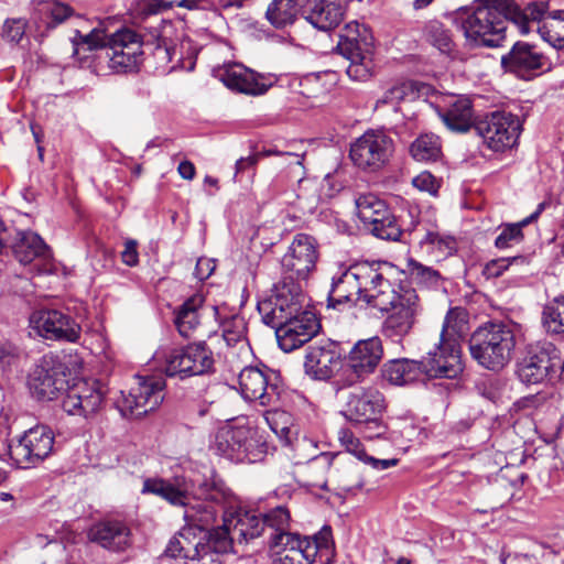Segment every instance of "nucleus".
Masks as SVG:
<instances>
[{
    "label": "nucleus",
    "mask_w": 564,
    "mask_h": 564,
    "mask_svg": "<svg viewBox=\"0 0 564 564\" xmlns=\"http://www.w3.org/2000/svg\"><path fill=\"white\" fill-rule=\"evenodd\" d=\"M558 364V349L544 341L530 346L517 362L516 375L525 386L553 383L556 381L554 365Z\"/></svg>",
    "instance_id": "obj_14"
},
{
    "label": "nucleus",
    "mask_w": 564,
    "mask_h": 564,
    "mask_svg": "<svg viewBox=\"0 0 564 564\" xmlns=\"http://www.w3.org/2000/svg\"><path fill=\"white\" fill-rule=\"evenodd\" d=\"M522 259L521 257H512V258H499L494 259L487 262L484 267L482 274L487 279L498 278L503 274L505 271L508 270L512 262Z\"/></svg>",
    "instance_id": "obj_57"
},
{
    "label": "nucleus",
    "mask_w": 564,
    "mask_h": 564,
    "mask_svg": "<svg viewBox=\"0 0 564 564\" xmlns=\"http://www.w3.org/2000/svg\"><path fill=\"white\" fill-rule=\"evenodd\" d=\"M66 370L57 356H42L29 376L28 383L32 395L40 401H51L62 391H66L62 402L65 412L82 416L96 413L104 402L106 387L97 380L79 381L68 387Z\"/></svg>",
    "instance_id": "obj_2"
},
{
    "label": "nucleus",
    "mask_w": 564,
    "mask_h": 564,
    "mask_svg": "<svg viewBox=\"0 0 564 564\" xmlns=\"http://www.w3.org/2000/svg\"><path fill=\"white\" fill-rule=\"evenodd\" d=\"M108 35L99 29H94L87 34H82L80 32H76V36L73 39V54L82 58L80 48L86 46L87 51H93L97 47H101L105 52V45L108 40ZM86 55L83 56L85 58Z\"/></svg>",
    "instance_id": "obj_51"
},
{
    "label": "nucleus",
    "mask_w": 564,
    "mask_h": 564,
    "mask_svg": "<svg viewBox=\"0 0 564 564\" xmlns=\"http://www.w3.org/2000/svg\"><path fill=\"white\" fill-rule=\"evenodd\" d=\"M541 37L554 48L564 47V10L552 11L543 24L538 26Z\"/></svg>",
    "instance_id": "obj_43"
},
{
    "label": "nucleus",
    "mask_w": 564,
    "mask_h": 564,
    "mask_svg": "<svg viewBox=\"0 0 564 564\" xmlns=\"http://www.w3.org/2000/svg\"><path fill=\"white\" fill-rule=\"evenodd\" d=\"M437 115L443 123L454 132H467L475 123L471 100L460 96L437 107Z\"/></svg>",
    "instance_id": "obj_31"
},
{
    "label": "nucleus",
    "mask_w": 564,
    "mask_h": 564,
    "mask_svg": "<svg viewBox=\"0 0 564 564\" xmlns=\"http://www.w3.org/2000/svg\"><path fill=\"white\" fill-rule=\"evenodd\" d=\"M354 264L340 269L332 279L327 301L328 307L339 310L340 305H355L360 299V289L354 273Z\"/></svg>",
    "instance_id": "obj_30"
},
{
    "label": "nucleus",
    "mask_w": 564,
    "mask_h": 564,
    "mask_svg": "<svg viewBox=\"0 0 564 564\" xmlns=\"http://www.w3.org/2000/svg\"><path fill=\"white\" fill-rule=\"evenodd\" d=\"M223 338L229 347H239V350H248L247 324L242 316L235 315L223 324Z\"/></svg>",
    "instance_id": "obj_45"
},
{
    "label": "nucleus",
    "mask_w": 564,
    "mask_h": 564,
    "mask_svg": "<svg viewBox=\"0 0 564 564\" xmlns=\"http://www.w3.org/2000/svg\"><path fill=\"white\" fill-rule=\"evenodd\" d=\"M380 417L381 416H376L371 421L359 424L364 427V437L368 440H384L387 442L394 443L398 440V434L395 432H391Z\"/></svg>",
    "instance_id": "obj_55"
},
{
    "label": "nucleus",
    "mask_w": 564,
    "mask_h": 564,
    "mask_svg": "<svg viewBox=\"0 0 564 564\" xmlns=\"http://www.w3.org/2000/svg\"><path fill=\"white\" fill-rule=\"evenodd\" d=\"M303 289L284 286L278 293L258 302L257 308L262 322L275 329L279 347L290 352L316 336L321 324L315 313L305 308Z\"/></svg>",
    "instance_id": "obj_3"
},
{
    "label": "nucleus",
    "mask_w": 564,
    "mask_h": 564,
    "mask_svg": "<svg viewBox=\"0 0 564 564\" xmlns=\"http://www.w3.org/2000/svg\"><path fill=\"white\" fill-rule=\"evenodd\" d=\"M318 259L316 240L306 234H296L288 252L281 259V279L273 285L272 293L280 286L302 289V282L314 271Z\"/></svg>",
    "instance_id": "obj_7"
},
{
    "label": "nucleus",
    "mask_w": 564,
    "mask_h": 564,
    "mask_svg": "<svg viewBox=\"0 0 564 564\" xmlns=\"http://www.w3.org/2000/svg\"><path fill=\"white\" fill-rule=\"evenodd\" d=\"M137 386L121 392L116 406L123 417L139 419L155 410L164 400L165 380L158 376H137Z\"/></svg>",
    "instance_id": "obj_11"
},
{
    "label": "nucleus",
    "mask_w": 564,
    "mask_h": 564,
    "mask_svg": "<svg viewBox=\"0 0 564 564\" xmlns=\"http://www.w3.org/2000/svg\"><path fill=\"white\" fill-rule=\"evenodd\" d=\"M89 538L101 547L112 552H123L132 544V532L129 524L119 519L99 521L90 529Z\"/></svg>",
    "instance_id": "obj_26"
},
{
    "label": "nucleus",
    "mask_w": 564,
    "mask_h": 564,
    "mask_svg": "<svg viewBox=\"0 0 564 564\" xmlns=\"http://www.w3.org/2000/svg\"><path fill=\"white\" fill-rule=\"evenodd\" d=\"M510 22L514 23L522 34H527L536 24V28L544 23L549 14V2L539 0L529 2L523 9H520L513 0H508V11Z\"/></svg>",
    "instance_id": "obj_32"
},
{
    "label": "nucleus",
    "mask_w": 564,
    "mask_h": 564,
    "mask_svg": "<svg viewBox=\"0 0 564 564\" xmlns=\"http://www.w3.org/2000/svg\"><path fill=\"white\" fill-rule=\"evenodd\" d=\"M420 364L423 379H454L463 372L460 344H456L453 338L448 341L440 340L433 350L422 357Z\"/></svg>",
    "instance_id": "obj_21"
},
{
    "label": "nucleus",
    "mask_w": 564,
    "mask_h": 564,
    "mask_svg": "<svg viewBox=\"0 0 564 564\" xmlns=\"http://www.w3.org/2000/svg\"><path fill=\"white\" fill-rule=\"evenodd\" d=\"M142 494H152L173 506L183 507L186 522L200 530L215 523L221 511L224 525L217 529H225L231 542L237 539L248 543L264 535L261 514L237 508L236 495L215 471L197 479L183 475L166 479L147 478Z\"/></svg>",
    "instance_id": "obj_1"
},
{
    "label": "nucleus",
    "mask_w": 564,
    "mask_h": 564,
    "mask_svg": "<svg viewBox=\"0 0 564 564\" xmlns=\"http://www.w3.org/2000/svg\"><path fill=\"white\" fill-rule=\"evenodd\" d=\"M31 328L47 340L77 343L82 335L80 325L67 313L55 308H42L30 316Z\"/></svg>",
    "instance_id": "obj_18"
},
{
    "label": "nucleus",
    "mask_w": 564,
    "mask_h": 564,
    "mask_svg": "<svg viewBox=\"0 0 564 564\" xmlns=\"http://www.w3.org/2000/svg\"><path fill=\"white\" fill-rule=\"evenodd\" d=\"M164 372L167 377L185 379L215 372V358L205 341H197L164 352Z\"/></svg>",
    "instance_id": "obj_10"
},
{
    "label": "nucleus",
    "mask_w": 564,
    "mask_h": 564,
    "mask_svg": "<svg viewBox=\"0 0 564 564\" xmlns=\"http://www.w3.org/2000/svg\"><path fill=\"white\" fill-rule=\"evenodd\" d=\"M354 269L361 301L372 307H384L391 303L395 289L383 276L379 263L359 262L354 264Z\"/></svg>",
    "instance_id": "obj_20"
},
{
    "label": "nucleus",
    "mask_w": 564,
    "mask_h": 564,
    "mask_svg": "<svg viewBox=\"0 0 564 564\" xmlns=\"http://www.w3.org/2000/svg\"><path fill=\"white\" fill-rule=\"evenodd\" d=\"M410 154L417 162H436L442 155L440 138L434 133L420 134L411 143Z\"/></svg>",
    "instance_id": "obj_41"
},
{
    "label": "nucleus",
    "mask_w": 564,
    "mask_h": 564,
    "mask_svg": "<svg viewBox=\"0 0 564 564\" xmlns=\"http://www.w3.org/2000/svg\"><path fill=\"white\" fill-rule=\"evenodd\" d=\"M386 410L384 395L373 387H355L347 395L341 411L345 419L354 424L381 416Z\"/></svg>",
    "instance_id": "obj_22"
},
{
    "label": "nucleus",
    "mask_w": 564,
    "mask_h": 564,
    "mask_svg": "<svg viewBox=\"0 0 564 564\" xmlns=\"http://www.w3.org/2000/svg\"><path fill=\"white\" fill-rule=\"evenodd\" d=\"M204 304V295L196 293L188 297L175 312L174 324L182 337H191L199 326Z\"/></svg>",
    "instance_id": "obj_33"
},
{
    "label": "nucleus",
    "mask_w": 564,
    "mask_h": 564,
    "mask_svg": "<svg viewBox=\"0 0 564 564\" xmlns=\"http://www.w3.org/2000/svg\"><path fill=\"white\" fill-rule=\"evenodd\" d=\"M54 433L47 425L39 424L26 430L10 444V457L20 468H31L41 464L53 452Z\"/></svg>",
    "instance_id": "obj_15"
},
{
    "label": "nucleus",
    "mask_w": 564,
    "mask_h": 564,
    "mask_svg": "<svg viewBox=\"0 0 564 564\" xmlns=\"http://www.w3.org/2000/svg\"><path fill=\"white\" fill-rule=\"evenodd\" d=\"M297 542L299 546L289 547L284 556L274 558L273 564H313L318 555L330 553L334 544L332 529L324 525L312 536L299 534Z\"/></svg>",
    "instance_id": "obj_25"
},
{
    "label": "nucleus",
    "mask_w": 564,
    "mask_h": 564,
    "mask_svg": "<svg viewBox=\"0 0 564 564\" xmlns=\"http://www.w3.org/2000/svg\"><path fill=\"white\" fill-rule=\"evenodd\" d=\"M383 357L382 340L378 336L358 340L348 356V366L357 378L372 373Z\"/></svg>",
    "instance_id": "obj_27"
},
{
    "label": "nucleus",
    "mask_w": 564,
    "mask_h": 564,
    "mask_svg": "<svg viewBox=\"0 0 564 564\" xmlns=\"http://www.w3.org/2000/svg\"><path fill=\"white\" fill-rule=\"evenodd\" d=\"M26 357L24 350L10 340H0V371L11 373L18 370Z\"/></svg>",
    "instance_id": "obj_49"
},
{
    "label": "nucleus",
    "mask_w": 564,
    "mask_h": 564,
    "mask_svg": "<svg viewBox=\"0 0 564 564\" xmlns=\"http://www.w3.org/2000/svg\"><path fill=\"white\" fill-rule=\"evenodd\" d=\"M541 322L547 334L564 335V293L544 305Z\"/></svg>",
    "instance_id": "obj_42"
},
{
    "label": "nucleus",
    "mask_w": 564,
    "mask_h": 564,
    "mask_svg": "<svg viewBox=\"0 0 564 564\" xmlns=\"http://www.w3.org/2000/svg\"><path fill=\"white\" fill-rule=\"evenodd\" d=\"M231 551V539L225 529L206 531L194 546V555H198L192 564H225L221 555Z\"/></svg>",
    "instance_id": "obj_29"
},
{
    "label": "nucleus",
    "mask_w": 564,
    "mask_h": 564,
    "mask_svg": "<svg viewBox=\"0 0 564 564\" xmlns=\"http://www.w3.org/2000/svg\"><path fill=\"white\" fill-rule=\"evenodd\" d=\"M466 330L465 313L459 308H451L444 319L440 340L448 341L454 339L459 344V339Z\"/></svg>",
    "instance_id": "obj_47"
},
{
    "label": "nucleus",
    "mask_w": 564,
    "mask_h": 564,
    "mask_svg": "<svg viewBox=\"0 0 564 564\" xmlns=\"http://www.w3.org/2000/svg\"><path fill=\"white\" fill-rule=\"evenodd\" d=\"M412 184L415 188L421 192H426L430 195H436L440 188V183L435 178V176L427 172H421L416 176L413 177Z\"/></svg>",
    "instance_id": "obj_58"
},
{
    "label": "nucleus",
    "mask_w": 564,
    "mask_h": 564,
    "mask_svg": "<svg viewBox=\"0 0 564 564\" xmlns=\"http://www.w3.org/2000/svg\"><path fill=\"white\" fill-rule=\"evenodd\" d=\"M424 33L427 42L442 53H451L453 51L454 42L451 32L441 22H429L425 25Z\"/></svg>",
    "instance_id": "obj_50"
},
{
    "label": "nucleus",
    "mask_w": 564,
    "mask_h": 564,
    "mask_svg": "<svg viewBox=\"0 0 564 564\" xmlns=\"http://www.w3.org/2000/svg\"><path fill=\"white\" fill-rule=\"evenodd\" d=\"M468 346L479 366L499 371L509 364L516 348L513 327L503 322L486 323L471 334Z\"/></svg>",
    "instance_id": "obj_5"
},
{
    "label": "nucleus",
    "mask_w": 564,
    "mask_h": 564,
    "mask_svg": "<svg viewBox=\"0 0 564 564\" xmlns=\"http://www.w3.org/2000/svg\"><path fill=\"white\" fill-rule=\"evenodd\" d=\"M197 542L192 543L189 539L186 536V532H181L178 536H174L170 540L165 554L170 557H183L189 558L191 561H195L198 555H194V546Z\"/></svg>",
    "instance_id": "obj_54"
},
{
    "label": "nucleus",
    "mask_w": 564,
    "mask_h": 564,
    "mask_svg": "<svg viewBox=\"0 0 564 564\" xmlns=\"http://www.w3.org/2000/svg\"><path fill=\"white\" fill-rule=\"evenodd\" d=\"M141 36L130 29H122L109 35L105 45V57L115 73L126 74L139 69L143 62Z\"/></svg>",
    "instance_id": "obj_16"
},
{
    "label": "nucleus",
    "mask_w": 564,
    "mask_h": 564,
    "mask_svg": "<svg viewBox=\"0 0 564 564\" xmlns=\"http://www.w3.org/2000/svg\"><path fill=\"white\" fill-rule=\"evenodd\" d=\"M343 17L344 10L338 2L333 0H314L306 20L317 30L329 31L341 22Z\"/></svg>",
    "instance_id": "obj_34"
},
{
    "label": "nucleus",
    "mask_w": 564,
    "mask_h": 564,
    "mask_svg": "<svg viewBox=\"0 0 564 564\" xmlns=\"http://www.w3.org/2000/svg\"><path fill=\"white\" fill-rule=\"evenodd\" d=\"M154 57L156 58L158 62L165 64L175 62L171 66V70L178 67L182 62V53L180 52L177 46L167 43L166 40H162L158 43V45L154 48Z\"/></svg>",
    "instance_id": "obj_56"
},
{
    "label": "nucleus",
    "mask_w": 564,
    "mask_h": 564,
    "mask_svg": "<svg viewBox=\"0 0 564 564\" xmlns=\"http://www.w3.org/2000/svg\"><path fill=\"white\" fill-rule=\"evenodd\" d=\"M393 153V139L382 130H367L349 148L352 163L360 170L370 172L379 171L388 164Z\"/></svg>",
    "instance_id": "obj_13"
},
{
    "label": "nucleus",
    "mask_w": 564,
    "mask_h": 564,
    "mask_svg": "<svg viewBox=\"0 0 564 564\" xmlns=\"http://www.w3.org/2000/svg\"><path fill=\"white\" fill-rule=\"evenodd\" d=\"M41 23L47 29L55 28L73 14V9L62 2L53 1L42 3L39 8Z\"/></svg>",
    "instance_id": "obj_48"
},
{
    "label": "nucleus",
    "mask_w": 564,
    "mask_h": 564,
    "mask_svg": "<svg viewBox=\"0 0 564 564\" xmlns=\"http://www.w3.org/2000/svg\"><path fill=\"white\" fill-rule=\"evenodd\" d=\"M215 268L216 263L213 259L199 258L195 267V276L198 280L204 281L213 274Z\"/></svg>",
    "instance_id": "obj_63"
},
{
    "label": "nucleus",
    "mask_w": 564,
    "mask_h": 564,
    "mask_svg": "<svg viewBox=\"0 0 564 564\" xmlns=\"http://www.w3.org/2000/svg\"><path fill=\"white\" fill-rule=\"evenodd\" d=\"M170 2L171 0H143L140 3V10L144 15L158 14L172 8L173 6H170Z\"/></svg>",
    "instance_id": "obj_62"
},
{
    "label": "nucleus",
    "mask_w": 564,
    "mask_h": 564,
    "mask_svg": "<svg viewBox=\"0 0 564 564\" xmlns=\"http://www.w3.org/2000/svg\"><path fill=\"white\" fill-rule=\"evenodd\" d=\"M14 256L20 263L29 264L36 259H50L51 250L37 234L25 231L14 247Z\"/></svg>",
    "instance_id": "obj_36"
},
{
    "label": "nucleus",
    "mask_w": 564,
    "mask_h": 564,
    "mask_svg": "<svg viewBox=\"0 0 564 564\" xmlns=\"http://www.w3.org/2000/svg\"><path fill=\"white\" fill-rule=\"evenodd\" d=\"M341 364L340 354L334 343L310 346L305 355L306 373L316 379H328Z\"/></svg>",
    "instance_id": "obj_28"
},
{
    "label": "nucleus",
    "mask_w": 564,
    "mask_h": 564,
    "mask_svg": "<svg viewBox=\"0 0 564 564\" xmlns=\"http://www.w3.org/2000/svg\"><path fill=\"white\" fill-rule=\"evenodd\" d=\"M25 21L22 19H8L2 29V35L10 42L18 43L25 33Z\"/></svg>",
    "instance_id": "obj_59"
},
{
    "label": "nucleus",
    "mask_w": 564,
    "mask_h": 564,
    "mask_svg": "<svg viewBox=\"0 0 564 564\" xmlns=\"http://www.w3.org/2000/svg\"><path fill=\"white\" fill-rule=\"evenodd\" d=\"M369 231L379 239L392 241L399 240L402 235L401 227L391 212L375 223Z\"/></svg>",
    "instance_id": "obj_53"
},
{
    "label": "nucleus",
    "mask_w": 564,
    "mask_h": 564,
    "mask_svg": "<svg viewBox=\"0 0 564 564\" xmlns=\"http://www.w3.org/2000/svg\"><path fill=\"white\" fill-rule=\"evenodd\" d=\"M242 398L262 406H276L284 392L280 375L267 367H245L238 376Z\"/></svg>",
    "instance_id": "obj_12"
},
{
    "label": "nucleus",
    "mask_w": 564,
    "mask_h": 564,
    "mask_svg": "<svg viewBox=\"0 0 564 564\" xmlns=\"http://www.w3.org/2000/svg\"><path fill=\"white\" fill-rule=\"evenodd\" d=\"M338 440L348 453L355 455L359 460L365 462L376 470L388 469L395 466L399 462L397 458L379 459L367 455L359 438L348 429L339 430Z\"/></svg>",
    "instance_id": "obj_37"
},
{
    "label": "nucleus",
    "mask_w": 564,
    "mask_h": 564,
    "mask_svg": "<svg viewBox=\"0 0 564 564\" xmlns=\"http://www.w3.org/2000/svg\"><path fill=\"white\" fill-rule=\"evenodd\" d=\"M507 11L508 0H480L471 11L460 13L455 21L474 45L498 47L506 39L507 22L510 21Z\"/></svg>",
    "instance_id": "obj_4"
},
{
    "label": "nucleus",
    "mask_w": 564,
    "mask_h": 564,
    "mask_svg": "<svg viewBox=\"0 0 564 564\" xmlns=\"http://www.w3.org/2000/svg\"><path fill=\"white\" fill-rule=\"evenodd\" d=\"M421 242L437 247L445 252H451L455 247V240L452 237L441 236L437 231H426Z\"/></svg>",
    "instance_id": "obj_60"
},
{
    "label": "nucleus",
    "mask_w": 564,
    "mask_h": 564,
    "mask_svg": "<svg viewBox=\"0 0 564 564\" xmlns=\"http://www.w3.org/2000/svg\"><path fill=\"white\" fill-rule=\"evenodd\" d=\"M501 67L520 79L530 80L550 70L551 63L536 45L518 41L501 56Z\"/></svg>",
    "instance_id": "obj_19"
},
{
    "label": "nucleus",
    "mask_w": 564,
    "mask_h": 564,
    "mask_svg": "<svg viewBox=\"0 0 564 564\" xmlns=\"http://www.w3.org/2000/svg\"><path fill=\"white\" fill-rule=\"evenodd\" d=\"M338 52L349 61L346 73L354 80L364 82L371 76L372 37L365 25L348 24L346 34H341L337 44Z\"/></svg>",
    "instance_id": "obj_9"
},
{
    "label": "nucleus",
    "mask_w": 564,
    "mask_h": 564,
    "mask_svg": "<svg viewBox=\"0 0 564 564\" xmlns=\"http://www.w3.org/2000/svg\"><path fill=\"white\" fill-rule=\"evenodd\" d=\"M408 271L412 281L426 289H437L442 284V275L437 270L416 260H409Z\"/></svg>",
    "instance_id": "obj_46"
},
{
    "label": "nucleus",
    "mask_w": 564,
    "mask_h": 564,
    "mask_svg": "<svg viewBox=\"0 0 564 564\" xmlns=\"http://www.w3.org/2000/svg\"><path fill=\"white\" fill-rule=\"evenodd\" d=\"M546 401L544 393L529 394L520 398L513 403L516 411H524L540 408Z\"/></svg>",
    "instance_id": "obj_61"
},
{
    "label": "nucleus",
    "mask_w": 564,
    "mask_h": 564,
    "mask_svg": "<svg viewBox=\"0 0 564 564\" xmlns=\"http://www.w3.org/2000/svg\"><path fill=\"white\" fill-rule=\"evenodd\" d=\"M484 144L494 152L511 149L521 131L519 117L508 111H494L476 123Z\"/></svg>",
    "instance_id": "obj_17"
},
{
    "label": "nucleus",
    "mask_w": 564,
    "mask_h": 564,
    "mask_svg": "<svg viewBox=\"0 0 564 564\" xmlns=\"http://www.w3.org/2000/svg\"><path fill=\"white\" fill-rule=\"evenodd\" d=\"M382 377L390 383L403 386L424 380L420 360L392 359L382 367Z\"/></svg>",
    "instance_id": "obj_35"
},
{
    "label": "nucleus",
    "mask_w": 564,
    "mask_h": 564,
    "mask_svg": "<svg viewBox=\"0 0 564 564\" xmlns=\"http://www.w3.org/2000/svg\"><path fill=\"white\" fill-rule=\"evenodd\" d=\"M356 209L358 218L368 230L390 212L387 204L373 194L360 195L356 199Z\"/></svg>",
    "instance_id": "obj_40"
},
{
    "label": "nucleus",
    "mask_w": 564,
    "mask_h": 564,
    "mask_svg": "<svg viewBox=\"0 0 564 564\" xmlns=\"http://www.w3.org/2000/svg\"><path fill=\"white\" fill-rule=\"evenodd\" d=\"M213 448L230 462L252 464L264 458L268 444L257 429L228 422L216 431Z\"/></svg>",
    "instance_id": "obj_6"
},
{
    "label": "nucleus",
    "mask_w": 564,
    "mask_h": 564,
    "mask_svg": "<svg viewBox=\"0 0 564 564\" xmlns=\"http://www.w3.org/2000/svg\"><path fill=\"white\" fill-rule=\"evenodd\" d=\"M269 550L276 557L284 556L289 547L299 546V533L290 532L291 514L285 506H276L261 514Z\"/></svg>",
    "instance_id": "obj_23"
},
{
    "label": "nucleus",
    "mask_w": 564,
    "mask_h": 564,
    "mask_svg": "<svg viewBox=\"0 0 564 564\" xmlns=\"http://www.w3.org/2000/svg\"><path fill=\"white\" fill-rule=\"evenodd\" d=\"M546 206V202H541L530 216L525 217L519 223L505 225L501 229V232L497 236L495 240V246L498 249H507L520 243L524 238L522 228L535 221L543 213Z\"/></svg>",
    "instance_id": "obj_39"
},
{
    "label": "nucleus",
    "mask_w": 564,
    "mask_h": 564,
    "mask_svg": "<svg viewBox=\"0 0 564 564\" xmlns=\"http://www.w3.org/2000/svg\"><path fill=\"white\" fill-rule=\"evenodd\" d=\"M417 96V84L412 80H406L389 88L378 100V104H398L403 100H412Z\"/></svg>",
    "instance_id": "obj_52"
},
{
    "label": "nucleus",
    "mask_w": 564,
    "mask_h": 564,
    "mask_svg": "<svg viewBox=\"0 0 564 564\" xmlns=\"http://www.w3.org/2000/svg\"><path fill=\"white\" fill-rule=\"evenodd\" d=\"M122 261L130 267H133L138 263V251H137V242L130 240L126 243L124 250L121 252Z\"/></svg>",
    "instance_id": "obj_64"
},
{
    "label": "nucleus",
    "mask_w": 564,
    "mask_h": 564,
    "mask_svg": "<svg viewBox=\"0 0 564 564\" xmlns=\"http://www.w3.org/2000/svg\"><path fill=\"white\" fill-rule=\"evenodd\" d=\"M389 313L382 324L384 336L399 340L410 334L417 317L423 312V305L416 291L409 285H399L393 292V299L387 306L377 307Z\"/></svg>",
    "instance_id": "obj_8"
},
{
    "label": "nucleus",
    "mask_w": 564,
    "mask_h": 564,
    "mask_svg": "<svg viewBox=\"0 0 564 564\" xmlns=\"http://www.w3.org/2000/svg\"><path fill=\"white\" fill-rule=\"evenodd\" d=\"M217 77L229 89L252 96L264 95L276 82L273 74H259L239 64L225 66Z\"/></svg>",
    "instance_id": "obj_24"
},
{
    "label": "nucleus",
    "mask_w": 564,
    "mask_h": 564,
    "mask_svg": "<svg viewBox=\"0 0 564 564\" xmlns=\"http://www.w3.org/2000/svg\"><path fill=\"white\" fill-rule=\"evenodd\" d=\"M300 9L299 0H272L265 11V18L275 29H285L297 20Z\"/></svg>",
    "instance_id": "obj_38"
},
{
    "label": "nucleus",
    "mask_w": 564,
    "mask_h": 564,
    "mask_svg": "<svg viewBox=\"0 0 564 564\" xmlns=\"http://www.w3.org/2000/svg\"><path fill=\"white\" fill-rule=\"evenodd\" d=\"M264 420L284 445L292 444L294 431L291 427L292 416L290 413L276 409L270 410L265 412Z\"/></svg>",
    "instance_id": "obj_44"
}]
</instances>
